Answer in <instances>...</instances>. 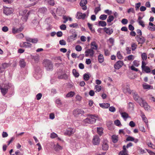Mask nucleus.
<instances>
[{"instance_id":"obj_20","label":"nucleus","mask_w":155,"mask_h":155,"mask_svg":"<svg viewBox=\"0 0 155 155\" xmlns=\"http://www.w3.org/2000/svg\"><path fill=\"white\" fill-rule=\"evenodd\" d=\"M123 91L124 93H128L129 94H131V90L130 87L128 86H126L124 87L123 89Z\"/></svg>"},{"instance_id":"obj_49","label":"nucleus","mask_w":155,"mask_h":155,"mask_svg":"<svg viewBox=\"0 0 155 155\" xmlns=\"http://www.w3.org/2000/svg\"><path fill=\"white\" fill-rule=\"evenodd\" d=\"M62 149V147L61 146H60L58 143L56 145V147L55 148V149L56 151H59L60 150H61Z\"/></svg>"},{"instance_id":"obj_15","label":"nucleus","mask_w":155,"mask_h":155,"mask_svg":"<svg viewBox=\"0 0 155 155\" xmlns=\"http://www.w3.org/2000/svg\"><path fill=\"white\" fill-rule=\"evenodd\" d=\"M86 15L85 14H82L81 12H78L77 14V18L78 19H84L86 17Z\"/></svg>"},{"instance_id":"obj_7","label":"nucleus","mask_w":155,"mask_h":155,"mask_svg":"<svg viewBox=\"0 0 155 155\" xmlns=\"http://www.w3.org/2000/svg\"><path fill=\"white\" fill-rule=\"evenodd\" d=\"M75 132V130L71 128L67 129L64 132V134L65 135H68L69 136L73 134Z\"/></svg>"},{"instance_id":"obj_31","label":"nucleus","mask_w":155,"mask_h":155,"mask_svg":"<svg viewBox=\"0 0 155 155\" xmlns=\"http://www.w3.org/2000/svg\"><path fill=\"white\" fill-rule=\"evenodd\" d=\"M74 92L70 91L66 95V97H73L75 95Z\"/></svg>"},{"instance_id":"obj_38","label":"nucleus","mask_w":155,"mask_h":155,"mask_svg":"<svg viewBox=\"0 0 155 155\" xmlns=\"http://www.w3.org/2000/svg\"><path fill=\"white\" fill-rule=\"evenodd\" d=\"M122 117L124 119H126L129 116L128 114L126 112H123L121 114Z\"/></svg>"},{"instance_id":"obj_17","label":"nucleus","mask_w":155,"mask_h":155,"mask_svg":"<svg viewBox=\"0 0 155 155\" xmlns=\"http://www.w3.org/2000/svg\"><path fill=\"white\" fill-rule=\"evenodd\" d=\"M148 28L151 31H155V25L150 22L149 23Z\"/></svg>"},{"instance_id":"obj_6","label":"nucleus","mask_w":155,"mask_h":155,"mask_svg":"<svg viewBox=\"0 0 155 155\" xmlns=\"http://www.w3.org/2000/svg\"><path fill=\"white\" fill-rule=\"evenodd\" d=\"M85 56L87 57L89 55L91 57H94V52L92 48L87 49L85 52Z\"/></svg>"},{"instance_id":"obj_39","label":"nucleus","mask_w":155,"mask_h":155,"mask_svg":"<svg viewBox=\"0 0 155 155\" xmlns=\"http://www.w3.org/2000/svg\"><path fill=\"white\" fill-rule=\"evenodd\" d=\"M114 17L113 15H110L108 18L107 20V22H110L114 20Z\"/></svg>"},{"instance_id":"obj_59","label":"nucleus","mask_w":155,"mask_h":155,"mask_svg":"<svg viewBox=\"0 0 155 155\" xmlns=\"http://www.w3.org/2000/svg\"><path fill=\"white\" fill-rule=\"evenodd\" d=\"M109 41L110 43L111 44L112 46L114 45V40L113 38H110L109 39Z\"/></svg>"},{"instance_id":"obj_18","label":"nucleus","mask_w":155,"mask_h":155,"mask_svg":"<svg viewBox=\"0 0 155 155\" xmlns=\"http://www.w3.org/2000/svg\"><path fill=\"white\" fill-rule=\"evenodd\" d=\"M104 31L108 35H111L113 32V30L112 29L110 28H104Z\"/></svg>"},{"instance_id":"obj_36","label":"nucleus","mask_w":155,"mask_h":155,"mask_svg":"<svg viewBox=\"0 0 155 155\" xmlns=\"http://www.w3.org/2000/svg\"><path fill=\"white\" fill-rule=\"evenodd\" d=\"M77 36V35L76 34H73L69 36V39H70V40L74 41L75 39Z\"/></svg>"},{"instance_id":"obj_43","label":"nucleus","mask_w":155,"mask_h":155,"mask_svg":"<svg viewBox=\"0 0 155 155\" xmlns=\"http://www.w3.org/2000/svg\"><path fill=\"white\" fill-rule=\"evenodd\" d=\"M142 69L147 73H149L150 72V68L147 66L144 67Z\"/></svg>"},{"instance_id":"obj_32","label":"nucleus","mask_w":155,"mask_h":155,"mask_svg":"<svg viewBox=\"0 0 155 155\" xmlns=\"http://www.w3.org/2000/svg\"><path fill=\"white\" fill-rule=\"evenodd\" d=\"M103 128L102 127H97V133L98 134L101 136L103 134Z\"/></svg>"},{"instance_id":"obj_24","label":"nucleus","mask_w":155,"mask_h":155,"mask_svg":"<svg viewBox=\"0 0 155 155\" xmlns=\"http://www.w3.org/2000/svg\"><path fill=\"white\" fill-rule=\"evenodd\" d=\"M137 45L136 43L134 42L131 43V47L132 51H134L137 49Z\"/></svg>"},{"instance_id":"obj_4","label":"nucleus","mask_w":155,"mask_h":155,"mask_svg":"<svg viewBox=\"0 0 155 155\" xmlns=\"http://www.w3.org/2000/svg\"><path fill=\"white\" fill-rule=\"evenodd\" d=\"M132 93L133 95V97L134 99L136 101H137L139 103L143 100L142 98L140 97L137 93L134 91H132Z\"/></svg>"},{"instance_id":"obj_5","label":"nucleus","mask_w":155,"mask_h":155,"mask_svg":"<svg viewBox=\"0 0 155 155\" xmlns=\"http://www.w3.org/2000/svg\"><path fill=\"white\" fill-rule=\"evenodd\" d=\"M73 113L75 117H77L80 115L84 114V112L82 109H76L73 111Z\"/></svg>"},{"instance_id":"obj_14","label":"nucleus","mask_w":155,"mask_h":155,"mask_svg":"<svg viewBox=\"0 0 155 155\" xmlns=\"http://www.w3.org/2000/svg\"><path fill=\"white\" fill-rule=\"evenodd\" d=\"M123 150L121 151L119 153V155H128V151L126 149V147L125 145L123 147Z\"/></svg>"},{"instance_id":"obj_16","label":"nucleus","mask_w":155,"mask_h":155,"mask_svg":"<svg viewBox=\"0 0 155 155\" xmlns=\"http://www.w3.org/2000/svg\"><path fill=\"white\" fill-rule=\"evenodd\" d=\"M23 30V28H13L12 29V33L14 34H15L17 33H19L21 32Z\"/></svg>"},{"instance_id":"obj_34","label":"nucleus","mask_w":155,"mask_h":155,"mask_svg":"<svg viewBox=\"0 0 155 155\" xmlns=\"http://www.w3.org/2000/svg\"><path fill=\"white\" fill-rule=\"evenodd\" d=\"M20 65L21 67L24 68L25 66V62L24 60L22 59L20 61Z\"/></svg>"},{"instance_id":"obj_37","label":"nucleus","mask_w":155,"mask_h":155,"mask_svg":"<svg viewBox=\"0 0 155 155\" xmlns=\"http://www.w3.org/2000/svg\"><path fill=\"white\" fill-rule=\"evenodd\" d=\"M27 11L26 10H21L19 12V15L21 16L24 15L26 13Z\"/></svg>"},{"instance_id":"obj_30","label":"nucleus","mask_w":155,"mask_h":155,"mask_svg":"<svg viewBox=\"0 0 155 155\" xmlns=\"http://www.w3.org/2000/svg\"><path fill=\"white\" fill-rule=\"evenodd\" d=\"M127 59V60L129 61H131L134 59V56L132 55H130L128 56L127 57L125 58V60H127L126 59Z\"/></svg>"},{"instance_id":"obj_61","label":"nucleus","mask_w":155,"mask_h":155,"mask_svg":"<svg viewBox=\"0 0 155 155\" xmlns=\"http://www.w3.org/2000/svg\"><path fill=\"white\" fill-rule=\"evenodd\" d=\"M141 3L140 2H139L135 4V9L136 11H137L140 7Z\"/></svg>"},{"instance_id":"obj_29","label":"nucleus","mask_w":155,"mask_h":155,"mask_svg":"<svg viewBox=\"0 0 155 155\" xmlns=\"http://www.w3.org/2000/svg\"><path fill=\"white\" fill-rule=\"evenodd\" d=\"M27 41L33 43H36L38 42V40L37 38L33 39L29 38L27 39Z\"/></svg>"},{"instance_id":"obj_62","label":"nucleus","mask_w":155,"mask_h":155,"mask_svg":"<svg viewBox=\"0 0 155 155\" xmlns=\"http://www.w3.org/2000/svg\"><path fill=\"white\" fill-rule=\"evenodd\" d=\"M78 26V24L76 23H73L69 25L70 27H72L74 28H76Z\"/></svg>"},{"instance_id":"obj_42","label":"nucleus","mask_w":155,"mask_h":155,"mask_svg":"<svg viewBox=\"0 0 155 155\" xmlns=\"http://www.w3.org/2000/svg\"><path fill=\"white\" fill-rule=\"evenodd\" d=\"M45 1L51 5L53 6L54 4V0H45Z\"/></svg>"},{"instance_id":"obj_54","label":"nucleus","mask_w":155,"mask_h":155,"mask_svg":"<svg viewBox=\"0 0 155 155\" xmlns=\"http://www.w3.org/2000/svg\"><path fill=\"white\" fill-rule=\"evenodd\" d=\"M104 55L106 56H109L110 54V52L108 49H104Z\"/></svg>"},{"instance_id":"obj_60","label":"nucleus","mask_w":155,"mask_h":155,"mask_svg":"<svg viewBox=\"0 0 155 155\" xmlns=\"http://www.w3.org/2000/svg\"><path fill=\"white\" fill-rule=\"evenodd\" d=\"M101 8L100 6L96 7L94 10V13L96 14H97L98 12L101 10Z\"/></svg>"},{"instance_id":"obj_10","label":"nucleus","mask_w":155,"mask_h":155,"mask_svg":"<svg viewBox=\"0 0 155 155\" xmlns=\"http://www.w3.org/2000/svg\"><path fill=\"white\" fill-rule=\"evenodd\" d=\"M123 62L121 61H119L114 64V68L116 69H119L123 65Z\"/></svg>"},{"instance_id":"obj_41","label":"nucleus","mask_w":155,"mask_h":155,"mask_svg":"<svg viewBox=\"0 0 155 155\" xmlns=\"http://www.w3.org/2000/svg\"><path fill=\"white\" fill-rule=\"evenodd\" d=\"M143 87L144 89H150L151 86L146 83H144L143 84Z\"/></svg>"},{"instance_id":"obj_40","label":"nucleus","mask_w":155,"mask_h":155,"mask_svg":"<svg viewBox=\"0 0 155 155\" xmlns=\"http://www.w3.org/2000/svg\"><path fill=\"white\" fill-rule=\"evenodd\" d=\"M94 88L96 90V91H95L96 92H99L101 89V86H99L98 85H95V86Z\"/></svg>"},{"instance_id":"obj_51","label":"nucleus","mask_w":155,"mask_h":155,"mask_svg":"<svg viewBox=\"0 0 155 155\" xmlns=\"http://www.w3.org/2000/svg\"><path fill=\"white\" fill-rule=\"evenodd\" d=\"M127 12L128 14L130 13L131 12L134 13H135V10H134V9L133 8H131L129 9H128L127 11Z\"/></svg>"},{"instance_id":"obj_35","label":"nucleus","mask_w":155,"mask_h":155,"mask_svg":"<svg viewBox=\"0 0 155 155\" xmlns=\"http://www.w3.org/2000/svg\"><path fill=\"white\" fill-rule=\"evenodd\" d=\"M72 73L74 76L75 77L77 78L79 75V73L75 69H73V70Z\"/></svg>"},{"instance_id":"obj_63","label":"nucleus","mask_w":155,"mask_h":155,"mask_svg":"<svg viewBox=\"0 0 155 155\" xmlns=\"http://www.w3.org/2000/svg\"><path fill=\"white\" fill-rule=\"evenodd\" d=\"M59 44L61 45H65L66 43V41L64 40H61L59 41Z\"/></svg>"},{"instance_id":"obj_2","label":"nucleus","mask_w":155,"mask_h":155,"mask_svg":"<svg viewBox=\"0 0 155 155\" xmlns=\"http://www.w3.org/2000/svg\"><path fill=\"white\" fill-rule=\"evenodd\" d=\"M43 64L47 70L51 71L53 69V65L50 60L48 59L44 60Z\"/></svg>"},{"instance_id":"obj_64","label":"nucleus","mask_w":155,"mask_h":155,"mask_svg":"<svg viewBox=\"0 0 155 155\" xmlns=\"http://www.w3.org/2000/svg\"><path fill=\"white\" fill-rule=\"evenodd\" d=\"M128 20L125 18L123 19L121 21V23L124 25H126L128 23Z\"/></svg>"},{"instance_id":"obj_48","label":"nucleus","mask_w":155,"mask_h":155,"mask_svg":"<svg viewBox=\"0 0 155 155\" xmlns=\"http://www.w3.org/2000/svg\"><path fill=\"white\" fill-rule=\"evenodd\" d=\"M141 58L143 61L146 60L147 58V54L145 53H142L141 54Z\"/></svg>"},{"instance_id":"obj_9","label":"nucleus","mask_w":155,"mask_h":155,"mask_svg":"<svg viewBox=\"0 0 155 155\" xmlns=\"http://www.w3.org/2000/svg\"><path fill=\"white\" fill-rule=\"evenodd\" d=\"M93 144L94 145H98L100 143V139L98 136L95 135L94 136L92 141Z\"/></svg>"},{"instance_id":"obj_8","label":"nucleus","mask_w":155,"mask_h":155,"mask_svg":"<svg viewBox=\"0 0 155 155\" xmlns=\"http://www.w3.org/2000/svg\"><path fill=\"white\" fill-rule=\"evenodd\" d=\"M139 104L141 107H143L146 110H148L150 108V107L148 105L147 103L144 100H143Z\"/></svg>"},{"instance_id":"obj_57","label":"nucleus","mask_w":155,"mask_h":155,"mask_svg":"<svg viewBox=\"0 0 155 155\" xmlns=\"http://www.w3.org/2000/svg\"><path fill=\"white\" fill-rule=\"evenodd\" d=\"M134 138L130 136H129L126 139L127 141H134Z\"/></svg>"},{"instance_id":"obj_27","label":"nucleus","mask_w":155,"mask_h":155,"mask_svg":"<svg viewBox=\"0 0 155 155\" xmlns=\"http://www.w3.org/2000/svg\"><path fill=\"white\" fill-rule=\"evenodd\" d=\"M47 9L46 8L43 7L40 8L38 10V12L41 13L45 14L47 12Z\"/></svg>"},{"instance_id":"obj_13","label":"nucleus","mask_w":155,"mask_h":155,"mask_svg":"<svg viewBox=\"0 0 155 155\" xmlns=\"http://www.w3.org/2000/svg\"><path fill=\"white\" fill-rule=\"evenodd\" d=\"M31 44L27 42H23L20 43V46L21 48H28L31 47Z\"/></svg>"},{"instance_id":"obj_50","label":"nucleus","mask_w":155,"mask_h":155,"mask_svg":"<svg viewBox=\"0 0 155 155\" xmlns=\"http://www.w3.org/2000/svg\"><path fill=\"white\" fill-rule=\"evenodd\" d=\"M107 16L105 15H102L99 17L100 19L104 20L107 18Z\"/></svg>"},{"instance_id":"obj_23","label":"nucleus","mask_w":155,"mask_h":155,"mask_svg":"<svg viewBox=\"0 0 155 155\" xmlns=\"http://www.w3.org/2000/svg\"><path fill=\"white\" fill-rule=\"evenodd\" d=\"M141 117L143 121L146 124H147L148 122V120L147 119V118L146 117L145 114L143 112L141 113Z\"/></svg>"},{"instance_id":"obj_28","label":"nucleus","mask_w":155,"mask_h":155,"mask_svg":"<svg viewBox=\"0 0 155 155\" xmlns=\"http://www.w3.org/2000/svg\"><path fill=\"white\" fill-rule=\"evenodd\" d=\"M112 141L114 143H116L118 141V137L116 135H113L111 137Z\"/></svg>"},{"instance_id":"obj_45","label":"nucleus","mask_w":155,"mask_h":155,"mask_svg":"<svg viewBox=\"0 0 155 155\" xmlns=\"http://www.w3.org/2000/svg\"><path fill=\"white\" fill-rule=\"evenodd\" d=\"M1 65L2 66L4 70L5 68L9 67L10 66V65L9 64L4 63L2 64Z\"/></svg>"},{"instance_id":"obj_25","label":"nucleus","mask_w":155,"mask_h":155,"mask_svg":"<svg viewBox=\"0 0 155 155\" xmlns=\"http://www.w3.org/2000/svg\"><path fill=\"white\" fill-rule=\"evenodd\" d=\"M63 19L64 20V21H63V23H66L67 21L68 20H69L70 21H72V19L71 18L68 17L66 16H63Z\"/></svg>"},{"instance_id":"obj_53","label":"nucleus","mask_w":155,"mask_h":155,"mask_svg":"<svg viewBox=\"0 0 155 155\" xmlns=\"http://www.w3.org/2000/svg\"><path fill=\"white\" fill-rule=\"evenodd\" d=\"M87 25L89 28L90 30L92 32H95V30L94 29H92V25L90 24V23H87Z\"/></svg>"},{"instance_id":"obj_33","label":"nucleus","mask_w":155,"mask_h":155,"mask_svg":"<svg viewBox=\"0 0 155 155\" xmlns=\"http://www.w3.org/2000/svg\"><path fill=\"white\" fill-rule=\"evenodd\" d=\"M98 25L99 26L104 27L107 24L105 21H99Z\"/></svg>"},{"instance_id":"obj_22","label":"nucleus","mask_w":155,"mask_h":155,"mask_svg":"<svg viewBox=\"0 0 155 155\" xmlns=\"http://www.w3.org/2000/svg\"><path fill=\"white\" fill-rule=\"evenodd\" d=\"M98 61L100 63L103 62L104 61V58L103 54H100L98 57Z\"/></svg>"},{"instance_id":"obj_12","label":"nucleus","mask_w":155,"mask_h":155,"mask_svg":"<svg viewBox=\"0 0 155 155\" xmlns=\"http://www.w3.org/2000/svg\"><path fill=\"white\" fill-rule=\"evenodd\" d=\"M4 13L6 15H9L12 13V9L11 8L6 7L3 10Z\"/></svg>"},{"instance_id":"obj_26","label":"nucleus","mask_w":155,"mask_h":155,"mask_svg":"<svg viewBox=\"0 0 155 155\" xmlns=\"http://www.w3.org/2000/svg\"><path fill=\"white\" fill-rule=\"evenodd\" d=\"M145 40L146 39L144 37L142 36H140V38L138 42V44L141 45L143 44L145 42Z\"/></svg>"},{"instance_id":"obj_44","label":"nucleus","mask_w":155,"mask_h":155,"mask_svg":"<svg viewBox=\"0 0 155 155\" xmlns=\"http://www.w3.org/2000/svg\"><path fill=\"white\" fill-rule=\"evenodd\" d=\"M87 2V0H81L80 2V5L81 6H85Z\"/></svg>"},{"instance_id":"obj_46","label":"nucleus","mask_w":155,"mask_h":155,"mask_svg":"<svg viewBox=\"0 0 155 155\" xmlns=\"http://www.w3.org/2000/svg\"><path fill=\"white\" fill-rule=\"evenodd\" d=\"M117 57L119 59H121L123 58V56L120 51H118L117 52Z\"/></svg>"},{"instance_id":"obj_55","label":"nucleus","mask_w":155,"mask_h":155,"mask_svg":"<svg viewBox=\"0 0 155 155\" xmlns=\"http://www.w3.org/2000/svg\"><path fill=\"white\" fill-rule=\"evenodd\" d=\"M131 48L129 47H127L126 48V53L127 54H131Z\"/></svg>"},{"instance_id":"obj_3","label":"nucleus","mask_w":155,"mask_h":155,"mask_svg":"<svg viewBox=\"0 0 155 155\" xmlns=\"http://www.w3.org/2000/svg\"><path fill=\"white\" fill-rule=\"evenodd\" d=\"M10 87V84H5L4 86L2 87H1L0 89L2 94L3 95H5L8 92V89Z\"/></svg>"},{"instance_id":"obj_47","label":"nucleus","mask_w":155,"mask_h":155,"mask_svg":"<svg viewBox=\"0 0 155 155\" xmlns=\"http://www.w3.org/2000/svg\"><path fill=\"white\" fill-rule=\"evenodd\" d=\"M84 79L85 81H87L90 78L89 75L87 74H85L83 75Z\"/></svg>"},{"instance_id":"obj_21","label":"nucleus","mask_w":155,"mask_h":155,"mask_svg":"<svg viewBox=\"0 0 155 155\" xmlns=\"http://www.w3.org/2000/svg\"><path fill=\"white\" fill-rule=\"evenodd\" d=\"M99 105L100 107L104 108H107L110 107V104L108 103L100 104Z\"/></svg>"},{"instance_id":"obj_56","label":"nucleus","mask_w":155,"mask_h":155,"mask_svg":"<svg viewBox=\"0 0 155 155\" xmlns=\"http://www.w3.org/2000/svg\"><path fill=\"white\" fill-rule=\"evenodd\" d=\"M57 137V134L54 132L52 133L51 134L50 137L52 138H54Z\"/></svg>"},{"instance_id":"obj_11","label":"nucleus","mask_w":155,"mask_h":155,"mask_svg":"<svg viewBox=\"0 0 155 155\" xmlns=\"http://www.w3.org/2000/svg\"><path fill=\"white\" fill-rule=\"evenodd\" d=\"M108 141L107 140H104L102 142V149L104 150H108L109 146L108 144Z\"/></svg>"},{"instance_id":"obj_1","label":"nucleus","mask_w":155,"mask_h":155,"mask_svg":"<svg viewBox=\"0 0 155 155\" xmlns=\"http://www.w3.org/2000/svg\"><path fill=\"white\" fill-rule=\"evenodd\" d=\"M88 116V117L83 120V122L84 123L93 124L96 122V119L95 117L97 118V117L95 115L89 114Z\"/></svg>"},{"instance_id":"obj_19","label":"nucleus","mask_w":155,"mask_h":155,"mask_svg":"<svg viewBox=\"0 0 155 155\" xmlns=\"http://www.w3.org/2000/svg\"><path fill=\"white\" fill-rule=\"evenodd\" d=\"M91 48L93 50H97L98 48V45L94 41L91 42Z\"/></svg>"},{"instance_id":"obj_52","label":"nucleus","mask_w":155,"mask_h":155,"mask_svg":"<svg viewBox=\"0 0 155 155\" xmlns=\"http://www.w3.org/2000/svg\"><path fill=\"white\" fill-rule=\"evenodd\" d=\"M114 124L116 126H120L121 125L120 122L118 120H116L114 121Z\"/></svg>"},{"instance_id":"obj_58","label":"nucleus","mask_w":155,"mask_h":155,"mask_svg":"<svg viewBox=\"0 0 155 155\" xmlns=\"http://www.w3.org/2000/svg\"><path fill=\"white\" fill-rule=\"evenodd\" d=\"M75 49L77 51H80L82 50V48L81 46L77 45L75 47Z\"/></svg>"}]
</instances>
